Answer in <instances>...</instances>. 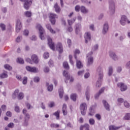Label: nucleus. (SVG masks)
<instances>
[{"instance_id": "1", "label": "nucleus", "mask_w": 130, "mask_h": 130, "mask_svg": "<svg viewBox=\"0 0 130 130\" xmlns=\"http://www.w3.org/2000/svg\"><path fill=\"white\" fill-rule=\"evenodd\" d=\"M37 28H38L39 31L40 32V38L41 40H44L45 37H44V34H45V30L42 27V26L40 24H38L37 25Z\"/></svg>"}, {"instance_id": "2", "label": "nucleus", "mask_w": 130, "mask_h": 130, "mask_svg": "<svg viewBox=\"0 0 130 130\" xmlns=\"http://www.w3.org/2000/svg\"><path fill=\"white\" fill-rule=\"evenodd\" d=\"M92 55H93V52L90 51L89 52L87 55L86 57H88L87 59V67H90L91 64H92L93 61H94V58L92 57Z\"/></svg>"}, {"instance_id": "3", "label": "nucleus", "mask_w": 130, "mask_h": 130, "mask_svg": "<svg viewBox=\"0 0 130 130\" xmlns=\"http://www.w3.org/2000/svg\"><path fill=\"white\" fill-rule=\"evenodd\" d=\"M109 10L110 14L113 15L115 13V3L113 0L109 1Z\"/></svg>"}, {"instance_id": "4", "label": "nucleus", "mask_w": 130, "mask_h": 130, "mask_svg": "<svg viewBox=\"0 0 130 130\" xmlns=\"http://www.w3.org/2000/svg\"><path fill=\"white\" fill-rule=\"evenodd\" d=\"M80 109L82 115H85L86 112L87 111V104L85 103L81 104L80 105Z\"/></svg>"}, {"instance_id": "5", "label": "nucleus", "mask_w": 130, "mask_h": 130, "mask_svg": "<svg viewBox=\"0 0 130 130\" xmlns=\"http://www.w3.org/2000/svg\"><path fill=\"white\" fill-rule=\"evenodd\" d=\"M109 30V25H108V23L105 22L103 25L102 34L103 35H106Z\"/></svg>"}, {"instance_id": "6", "label": "nucleus", "mask_w": 130, "mask_h": 130, "mask_svg": "<svg viewBox=\"0 0 130 130\" xmlns=\"http://www.w3.org/2000/svg\"><path fill=\"white\" fill-rule=\"evenodd\" d=\"M21 29H22V22H21L20 19H17L16 21V31L17 33H19Z\"/></svg>"}, {"instance_id": "7", "label": "nucleus", "mask_w": 130, "mask_h": 130, "mask_svg": "<svg viewBox=\"0 0 130 130\" xmlns=\"http://www.w3.org/2000/svg\"><path fill=\"white\" fill-rule=\"evenodd\" d=\"M117 87L120 88V91L121 92H124V91L127 90V85L122 82L117 83Z\"/></svg>"}, {"instance_id": "8", "label": "nucleus", "mask_w": 130, "mask_h": 130, "mask_svg": "<svg viewBox=\"0 0 130 130\" xmlns=\"http://www.w3.org/2000/svg\"><path fill=\"white\" fill-rule=\"evenodd\" d=\"M96 73L99 76V80H102L103 79V70L101 67H99L96 69Z\"/></svg>"}, {"instance_id": "9", "label": "nucleus", "mask_w": 130, "mask_h": 130, "mask_svg": "<svg viewBox=\"0 0 130 130\" xmlns=\"http://www.w3.org/2000/svg\"><path fill=\"white\" fill-rule=\"evenodd\" d=\"M26 70L28 72H30V73H39V70H38V68L35 67H31L30 66H26Z\"/></svg>"}, {"instance_id": "10", "label": "nucleus", "mask_w": 130, "mask_h": 130, "mask_svg": "<svg viewBox=\"0 0 130 130\" xmlns=\"http://www.w3.org/2000/svg\"><path fill=\"white\" fill-rule=\"evenodd\" d=\"M57 18V15L55 14L50 13V21L52 25L55 24V19Z\"/></svg>"}, {"instance_id": "11", "label": "nucleus", "mask_w": 130, "mask_h": 130, "mask_svg": "<svg viewBox=\"0 0 130 130\" xmlns=\"http://www.w3.org/2000/svg\"><path fill=\"white\" fill-rule=\"evenodd\" d=\"M47 40H48V44L50 48H51L52 50H55V48L54 47V43L52 42V40L49 37H48Z\"/></svg>"}, {"instance_id": "12", "label": "nucleus", "mask_w": 130, "mask_h": 130, "mask_svg": "<svg viewBox=\"0 0 130 130\" xmlns=\"http://www.w3.org/2000/svg\"><path fill=\"white\" fill-rule=\"evenodd\" d=\"M109 56L114 61H117L119 59L118 56L114 52H110L109 53Z\"/></svg>"}, {"instance_id": "13", "label": "nucleus", "mask_w": 130, "mask_h": 130, "mask_svg": "<svg viewBox=\"0 0 130 130\" xmlns=\"http://www.w3.org/2000/svg\"><path fill=\"white\" fill-rule=\"evenodd\" d=\"M84 39L86 44L88 43L89 41H91V32H85L84 34Z\"/></svg>"}, {"instance_id": "14", "label": "nucleus", "mask_w": 130, "mask_h": 130, "mask_svg": "<svg viewBox=\"0 0 130 130\" xmlns=\"http://www.w3.org/2000/svg\"><path fill=\"white\" fill-rule=\"evenodd\" d=\"M32 5V0H26L24 4V8L25 10H29L30 6Z\"/></svg>"}, {"instance_id": "15", "label": "nucleus", "mask_w": 130, "mask_h": 130, "mask_svg": "<svg viewBox=\"0 0 130 130\" xmlns=\"http://www.w3.org/2000/svg\"><path fill=\"white\" fill-rule=\"evenodd\" d=\"M56 48L58 50L59 53H62L63 52V48L62 45L60 43H58L56 46Z\"/></svg>"}, {"instance_id": "16", "label": "nucleus", "mask_w": 130, "mask_h": 130, "mask_svg": "<svg viewBox=\"0 0 130 130\" xmlns=\"http://www.w3.org/2000/svg\"><path fill=\"white\" fill-rule=\"evenodd\" d=\"M103 104L107 111H110V105H109V104L106 100L103 101Z\"/></svg>"}, {"instance_id": "17", "label": "nucleus", "mask_w": 130, "mask_h": 130, "mask_svg": "<svg viewBox=\"0 0 130 130\" xmlns=\"http://www.w3.org/2000/svg\"><path fill=\"white\" fill-rule=\"evenodd\" d=\"M31 60L34 63H38L39 62V60L38 59V56L36 54H33L31 55Z\"/></svg>"}, {"instance_id": "18", "label": "nucleus", "mask_w": 130, "mask_h": 130, "mask_svg": "<svg viewBox=\"0 0 130 130\" xmlns=\"http://www.w3.org/2000/svg\"><path fill=\"white\" fill-rule=\"evenodd\" d=\"M127 20V18L126 17V16L123 15L121 18V20H120V23L122 26H124V25H125V22H126Z\"/></svg>"}, {"instance_id": "19", "label": "nucleus", "mask_w": 130, "mask_h": 130, "mask_svg": "<svg viewBox=\"0 0 130 130\" xmlns=\"http://www.w3.org/2000/svg\"><path fill=\"white\" fill-rule=\"evenodd\" d=\"M104 90H105V88L104 87L102 88L101 90H100L99 93H97L94 96L95 99H98V98H99V96H100V95H101V94H102V93L104 92Z\"/></svg>"}, {"instance_id": "20", "label": "nucleus", "mask_w": 130, "mask_h": 130, "mask_svg": "<svg viewBox=\"0 0 130 130\" xmlns=\"http://www.w3.org/2000/svg\"><path fill=\"white\" fill-rule=\"evenodd\" d=\"M9 77L8 75V72L6 71H3V73L0 74V78L1 79H6Z\"/></svg>"}, {"instance_id": "21", "label": "nucleus", "mask_w": 130, "mask_h": 130, "mask_svg": "<svg viewBox=\"0 0 130 130\" xmlns=\"http://www.w3.org/2000/svg\"><path fill=\"white\" fill-rule=\"evenodd\" d=\"M81 27V24L80 23H77L75 25V29L76 34H79V32H80Z\"/></svg>"}, {"instance_id": "22", "label": "nucleus", "mask_w": 130, "mask_h": 130, "mask_svg": "<svg viewBox=\"0 0 130 130\" xmlns=\"http://www.w3.org/2000/svg\"><path fill=\"white\" fill-rule=\"evenodd\" d=\"M80 10L82 14H88V13H89V10L86 9V7H85L84 6H81L80 7Z\"/></svg>"}, {"instance_id": "23", "label": "nucleus", "mask_w": 130, "mask_h": 130, "mask_svg": "<svg viewBox=\"0 0 130 130\" xmlns=\"http://www.w3.org/2000/svg\"><path fill=\"white\" fill-rule=\"evenodd\" d=\"M46 27L47 28V29H48V30H49L50 31V32L51 33H52V34H55V31H54L52 28H51V25H50V24H47L46 25Z\"/></svg>"}, {"instance_id": "24", "label": "nucleus", "mask_w": 130, "mask_h": 130, "mask_svg": "<svg viewBox=\"0 0 130 130\" xmlns=\"http://www.w3.org/2000/svg\"><path fill=\"white\" fill-rule=\"evenodd\" d=\"M62 113L63 115H67L68 114V110H67V105L63 104L62 106Z\"/></svg>"}, {"instance_id": "25", "label": "nucleus", "mask_w": 130, "mask_h": 130, "mask_svg": "<svg viewBox=\"0 0 130 130\" xmlns=\"http://www.w3.org/2000/svg\"><path fill=\"white\" fill-rule=\"evenodd\" d=\"M76 59V67L77 69H82L83 68V64L81 62V61L78 60L77 59Z\"/></svg>"}, {"instance_id": "26", "label": "nucleus", "mask_w": 130, "mask_h": 130, "mask_svg": "<svg viewBox=\"0 0 130 130\" xmlns=\"http://www.w3.org/2000/svg\"><path fill=\"white\" fill-rule=\"evenodd\" d=\"M19 95V89H16L12 94L13 99H16Z\"/></svg>"}, {"instance_id": "27", "label": "nucleus", "mask_w": 130, "mask_h": 130, "mask_svg": "<svg viewBox=\"0 0 130 130\" xmlns=\"http://www.w3.org/2000/svg\"><path fill=\"white\" fill-rule=\"evenodd\" d=\"M63 75L64 77L66 78L67 80H69L70 74L68 72V71L64 70V71L63 72Z\"/></svg>"}, {"instance_id": "28", "label": "nucleus", "mask_w": 130, "mask_h": 130, "mask_svg": "<svg viewBox=\"0 0 130 130\" xmlns=\"http://www.w3.org/2000/svg\"><path fill=\"white\" fill-rule=\"evenodd\" d=\"M95 114V111L92 107H90L89 108V112L88 113V115H90V116H93Z\"/></svg>"}, {"instance_id": "29", "label": "nucleus", "mask_w": 130, "mask_h": 130, "mask_svg": "<svg viewBox=\"0 0 130 130\" xmlns=\"http://www.w3.org/2000/svg\"><path fill=\"white\" fill-rule=\"evenodd\" d=\"M54 8L55 11L56 13H59V12H60V8L58 7L57 3H56L54 5Z\"/></svg>"}, {"instance_id": "30", "label": "nucleus", "mask_w": 130, "mask_h": 130, "mask_svg": "<svg viewBox=\"0 0 130 130\" xmlns=\"http://www.w3.org/2000/svg\"><path fill=\"white\" fill-rule=\"evenodd\" d=\"M59 96L60 98H62L63 96V88L62 87L59 89Z\"/></svg>"}, {"instance_id": "31", "label": "nucleus", "mask_w": 130, "mask_h": 130, "mask_svg": "<svg viewBox=\"0 0 130 130\" xmlns=\"http://www.w3.org/2000/svg\"><path fill=\"white\" fill-rule=\"evenodd\" d=\"M29 125V120L27 119H24V122L22 123V126L24 127H27Z\"/></svg>"}, {"instance_id": "32", "label": "nucleus", "mask_w": 130, "mask_h": 130, "mask_svg": "<svg viewBox=\"0 0 130 130\" xmlns=\"http://www.w3.org/2000/svg\"><path fill=\"white\" fill-rule=\"evenodd\" d=\"M59 113H60V110H58L56 112L53 114V115L56 116V119H59Z\"/></svg>"}, {"instance_id": "33", "label": "nucleus", "mask_w": 130, "mask_h": 130, "mask_svg": "<svg viewBox=\"0 0 130 130\" xmlns=\"http://www.w3.org/2000/svg\"><path fill=\"white\" fill-rule=\"evenodd\" d=\"M49 85V83H46V86H48V91H49V92H51V91L53 90V85L52 84H51L49 86H48Z\"/></svg>"}, {"instance_id": "34", "label": "nucleus", "mask_w": 130, "mask_h": 130, "mask_svg": "<svg viewBox=\"0 0 130 130\" xmlns=\"http://www.w3.org/2000/svg\"><path fill=\"white\" fill-rule=\"evenodd\" d=\"M24 98V93L23 92H20L18 93V95L17 96V99L18 100H22Z\"/></svg>"}, {"instance_id": "35", "label": "nucleus", "mask_w": 130, "mask_h": 130, "mask_svg": "<svg viewBox=\"0 0 130 130\" xmlns=\"http://www.w3.org/2000/svg\"><path fill=\"white\" fill-rule=\"evenodd\" d=\"M76 19L77 18L75 17L73 18V20H68V22L69 26H72V25H73V23H75V22L76 21Z\"/></svg>"}, {"instance_id": "36", "label": "nucleus", "mask_w": 130, "mask_h": 130, "mask_svg": "<svg viewBox=\"0 0 130 130\" xmlns=\"http://www.w3.org/2000/svg\"><path fill=\"white\" fill-rule=\"evenodd\" d=\"M4 68L6 70H7L8 71H12V70H13V68H12V66L8 64L4 65Z\"/></svg>"}, {"instance_id": "37", "label": "nucleus", "mask_w": 130, "mask_h": 130, "mask_svg": "<svg viewBox=\"0 0 130 130\" xmlns=\"http://www.w3.org/2000/svg\"><path fill=\"white\" fill-rule=\"evenodd\" d=\"M118 128H120V127H116L114 125H110L109 126V130H117L118 129Z\"/></svg>"}, {"instance_id": "38", "label": "nucleus", "mask_w": 130, "mask_h": 130, "mask_svg": "<svg viewBox=\"0 0 130 130\" xmlns=\"http://www.w3.org/2000/svg\"><path fill=\"white\" fill-rule=\"evenodd\" d=\"M71 99H72L73 101H76L77 100V94L72 93L71 95Z\"/></svg>"}, {"instance_id": "39", "label": "nucleus", "mask_w": 130, "mask_h": 130, "mask_svg": "<svg viewBox=\"0 0 130 130\" xmlns=\"http://www.w3.org/2000/svg\"><path fill=\"white\" fill-rule=\"evenodd\" d=\"M63 67L66 70H70V66H69V63H68V62H64L63 63Z\"/></svg>"}, {"instance_id": "40", "label": "nucleus", "mask_w": 130, "mask_h": 130, "mask_svg": "<svg viewBox=\"0 0 130 130\" xmlns=\"http://www.w3.org/2000/svg\"><path fill=\"white\" fill-rule=\"evenodd\" d=\"M113 73V68L112 67H110L109 68V72H108V75L109 76H111L112 74Z\"/></svg>"}, {"instance_id": "41", "label": "nucleus", "mask_w": 130, "mask_h": 130, "mask_svg": "<svg viewBox=\"0 0 130 130\" xmlns=\"http://www.w3.org/2000/svg\"><path fill=\"white\" fill-rule=\"evenodd\" d=\"M98 48H99V45L95 44L93 46L92 50V51H96V50H98Z\"/></svg>"}, {"instance_id": "42", "label": "nucleus", "mask_w": 130, "mask_h": 130, "mask_svg": "<svg viewBox=\"0 0 130 130\" xmlns=\"http://www.w3.org/2000/svg\"><path fill=\"white\" fill-rule=\"evenodd\" d=\"M125 120H130V113H126L124 117Z\"/></svg>"}, {"instance_id": "43", "label": "nucleus", "mask_w": 130, "mask_h": 130, "mask_svg": "<svg viewBox=\"0 0 130 130\" xmlns=\"http://www.w3.org/2000/svg\"><path fill=\"white\" fill-rule=\"evenodd\" d=\"M25 16H26V17H27L28 18H30V17H31L32 16V13H31V12L30 11H26L25 12Z\"/></svg>"}, {"instance_id": "44", "label": "nucleus", "mask_w": 130, "mask_h": 130, "mask_svg": "<svg viewBox=\"0 0 130 130\" xmlns=\"http://www.w3.org/2000/svg\"><path fill=\"white\" fill-rule=\"evenodd\" d=\"M85 96L86 100H87V101H89V100L90 99V93L89 92V91L87 90L86 91Z\"/></svg>"}, {"instance_id": "45", "label": "nucleus", "mask_w": 130, "mask_h": 130, "mask_svg": "<svg viewBox=\"0 0 130 130\" xmlns=\"http://www.w3.org/2000/svg\"><path fill=\"white\" fill-rule=\"evenodd\" d=\"M89 123L91 125H94V124H95V120L93 118L89 119Z\"/></svg>"}, {"instance_id": "46", "label": "nucleus", "mask_w": 130, "mask_h": 130, "mask_svg": "<svg viewBox=\"0 0 130 130\" xmlns=\"http://www.w3.org/2000/svg\"><path fill=\"white\" fill-rule=\"evenodd\" d=\"M50 127L52 128L55 127V128H57V127H59V124L52 123L50 124Z\"/></svg>"}, {"instance_id": "47", "label": "nucleus", "mask_w": 130, "mask_h": 130, "mask_svg": "<svg viewBox=\"0 0 130 130\" xmlns=\"http://www.w3.org/2000/svg\"><path fill=\"white\" fill-rule=\"evenodd\" d=\"M80 53V50L76 49L75 50V51L74 52V57L75 59H77V54H79Z\"/></svg>"}, {"instance_id": "48", "label": "nucleus", "mask_w": 130, "mask_h": 130, "mask_svg": "<svg viewBox=\"0 0 130 130\" xmlns=\"http://www.w3.org/2000/svg\"><path fill=\"white\" fill-rule=\"evenodd\" d=\"M99 81H98L96 83V88H100V87H101V80L99 79Z\"/></svg>"}, {"instance_id": "49", "label": "nucleus", "mask_w": 130, "mask_h": 130, "mask_svg": "<svg viewBox=\"0 0 130 130\" xmlns=\"http://www.w3.org/2000/svg\"><path fill=\"white\" fill-rule=\"evenodd\" d=\"M89 29L91 30V31H95V27L94 24H92L89 25Z\"/></svg>"}, {"instance_id": "50", "label": "nucleus", "mask_w": 130, "mask_h": 130, "mask_svg": "<svg viewBox=\"0 0 130 130\" xmlns=\"http://www.w3.org/2000/svg\"><path fill=\"white\" fill-rule=\"evenodd\" d=\"M95 117L98 120H101V115H100V114H95Z\"/></svg>"}, {"instance_id": "51", "label": "nucleus", "mask_w": 130, "mask_h": 130, "mask_svg": "<svg viewBox=\"0 0 130 130\" xmlns=\"http://www.w3.org/2000/svg\"><path fill=\"white\" fill-rule=\"evenodd\" d=\"M27 77H24L22 81V84H23V85H26V84H27Z\"/></svg>"}, {"instance_id": "52", "label": "nucleus", "mask_w": 130, "mask_h": 130, "mask_svg": "<svg viewBox=\"0 0 130 130\" xmlns=\"http://www.w3.org/2000/svg\"><path fill=\"white\" fill-rule=\"evenodd\" d=\"M75 10L76 12H80V10H81V7H80V5H77L75 8Z\"/></svg>"}, {"instance_id": "53", "label": "nucleus", "mask_w": 130, "mask_h": 130, "mask_svg": "<svg viewBox=\"0 0 130 130\" xmlns=\"http://www.w3.org/2000/svg\"><path fill=\"white\" fill-rule=\"evenodd\" d=\"M24 119H26V120H29L30 119V115L29 114H25Z\"/></svg>"}, {"instance_id": "54", "label": "nucleus", "mask_w": 130, "mask_h": 130, "mask_svg": "<svg viewBox=\"0 0 130 130\" xmlns=\"http://www.w3.org/2000/svg\"><path fill=\"white\" fill-rule=\"evenodd\" d=\"M0 27L2 28L3 31H5V30H6V25H5V24L1 23L0 24Z\"/></svg>"}, {"instance_id": "55", "label": "nucleus", "mask_w": 130, "mask_h": 130, "mask_svg": "<svg viewBox=\"0 0 130 130\" xmlns=\"http://www.w3.org/2000/svg\"><path fill=\"white\" fill-rule=\"evenodd\" d=\"M34 81L35 83H38L40 81V79L38 77H36L34 78Z\"/></svg>"}, {"instance_id": "56", "label": "nucleus", "mask_w": 130, "mask_h": 130, "mask_svg": "<svg viewBox=\"0 0 130 130\" xmlns=\"http://www.w3.org/2000/svg\"><path fill=\"white\" fill-rule=\"evenodd\" d=\"M29 34V30L25 29L23 31V35H24V36H28Z\"/></svg>"}, {"instance_id": "57", "label": "nucleus", "mask_w": 130, "mask_h": 130, "mask_svg": "<svg viewBox=\"0 0 130 130\" xmlns=\"http://www.w3.org/2000/svg\"><path fill=\"white\" fill-rule=\"evenodd\" d=\"M15 111H16V112H17V113H19V112H20V111H21L19 106H15Z\"/></svg>"}, {"instance_id": "58", "label": "nucleus", "mask_w": 130, "mask_h": 130, "mask_svg": "<svg viewBox=\"0 0 130 130\" xmlns=\"http://www.w3.org/2000/svg\"><path fill=\"white\" fill-rule=\"evenodd\" d=\"M49 57V53L48 52H45L44 54V58H48Z\"/></svg>"}, {"instance_id": "59", "label": "nucleus", "mask_w": 130, "mask_h": 130, "mask_svg": "<svg viewBox=\"0 0 130 130\" xmlns=\"http://www.w3.org/2000/svg\"><path fill=\"white\" fill-rule=\"evenodd\" d=\"M55 105L54 102H51L49 104V107H50V108H52V107H53Z\"/></svg>"}, {"instance_id": "60", "label": "nucleus", "mask_w": 130, "mask_h": 130, "mask_svg": "<svg viewBox=\"0 0 130 130\" xmlns=\"http://www.w3.org/2000/svg\"><path fill=\"white\" fill-rule=\"evenodd\" d=\"M2 11L4 14H6L8 12V9L6 7H3L2 8Z\"/></svg>"}, {"instance_id": "61", "label": "nucleus", "mask_w": 130, "mask_h": 130, "mask_svg": "<svg viewBox=\"0 0 130 130\" xmlns=\"http://www.w3.org/2000/svg\"><path fill=\"white\" fill-rule=\"evenodd\" d=\"M22 40V37L19 36L16 38V42H21V41Z\"/></svg>"}, {"instance_id": "62", "label": "nucleus", "mask_w": 130, "mask_h": 130, "mask_svg": "<svg viewBox=\"0 0 130 130\" xmlns=\"http://www.w3.org/2000/svg\"><path fill=\"white\" fill-rule=\"evenodd\" d=\"M124 106L126 108H128L129 107V104L127 103V102L125 101L124 102Z\"/></svg>"}, {"instance_id": "63", "label": "nucleus", "mask_w": 130, "mask_h": 130, "mask_svg": "<svg viewBox=\"0 0 130 130\" xmlns=\"http://www.w3.org/2000/svg\"><path fill=\"white\" fill-rule=\"evenodd\" d=\"M18 61L19 63H21V64L24 63V60H23V59L21 58H18Z\"/></svg>"}, {"instance_id": "64", "label": "nucleus", "mask_w": 130, "mask_h": 130, "mask_svg": "<svg viewBox=\"0 0 130 130\" xmlns=\"http://www.w3.org/2000/svg\"><path fill=\"white\" fill-rule=\"evenodd\" d=\"M44 73H49V68L46 67L44 69Z\"/></svg>"}]
</instances>
